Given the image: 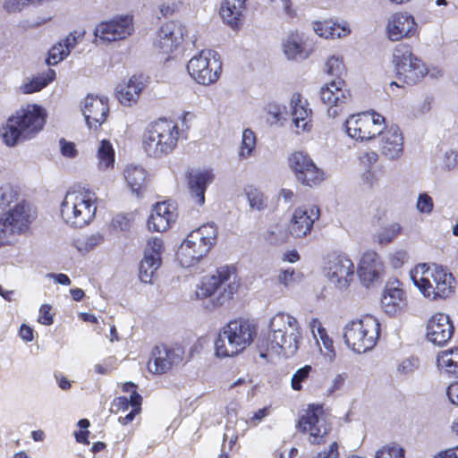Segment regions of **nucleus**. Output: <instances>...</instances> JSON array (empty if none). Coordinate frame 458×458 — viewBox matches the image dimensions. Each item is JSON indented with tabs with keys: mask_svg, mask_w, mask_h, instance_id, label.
<instances>
[{
	"mask_svg": "<svg viewBox=\"0 0 458 458\" xmlns=\"http://www.w3.org/2000/svg\"><path fill=\"white\" fill-rule=\"evenodd\" d=\"M179 137L180 129L176 123L159 119L146 128L142 136V147L148 157L160 158L174 151Z\"/></svg>",
	"mask_w": 458,
	"mask_h": 458,
	"instance_id": "obj_8",
	"label": "nucleus"
},
{
	"mask_svg": "<svg viewBox=\"0 0 458 458\" xmlns=\"http://www.w3.org/2000/svg\"><path fill=\"white\" fill-rule=\"evenodd\" d=\"M307 106V100L303 99L300 94L295 93L292 96L290 108L296 133L309 130L310 121V114L311 111Z\"/></svg>",
	"mask_w": 458,
	"mask_h": 458,
	"instance_id": "obj_29",
	"label": "nucleus"
},
{
	"mask_svg": "<svg viewBox=\"0 0 458 458\" xmlns=\"http://www.w3.org/2000/svg\"><path fill=\"white\" fill-rule=\"evenodd\" d=\"M320 210L315 205L296 208L289 223V233L295 238H303L310 233L314 223L318 220Z\"/></svg>",
	"mask_w": 458,
	"mask_h": 458,
	"instance_id": "obj_20",
	"label": "nucleus"
},
{
	"mask_svg": "<svg viewBox=\"0 0 458 458\" xmlns=\"http://www.w3.org/2000/svg\"><path fill=\"white\" fill-rule=\"evenodd\" d=\"M381 271L382 262L379 256L375 251L364 252L357 270L361 284L367 287L369 286L377 280Z\"/></svg>",
	"mask_w": 458,
	"mask_h": 458,
	"instance_id": "obj_26",
	"label": "nucleus"
},
{
	"mask_svg": "<svg viewBox=\"0 0 458 458\" xmlns=\"http://www.w3.org/2000/svg\"><path fill=\"white\" fill-rule=\"evenodd\" d=\"M327 414L318 404H310L300 415L297 428L304 433H309V440L313 445H319L330 431Z\"/></svg>",
	"mask_w": 458,
	"mask_h": 458,
	"instance_id": "obj_13",
	"label": "nucleus"
},
{
	"mask_svg": "<svg viewBox=\"0 0 458 458\" xmlns=\"http://www.w3.org/2000/svg\"><path fill=\"white\" fill-rule=\"evenodd\" d=\"M379 149L381 155L389 161L399 160L403 154V136L397 125L381 129Z\"/></svg>",
	"mask_w": 458,
	"mask_h": 458,
	"instance_id": "obj_22",
	"label": "nucleus"
},
{
	"mask_svg": "<svg viewBox=\"0 0 458 458\" xmlns=\"http://www.w3.org/2000/svg\"><path fill=\"white\" fill-rule=\"evenodd\" d=\"M133 30L132 17L122 15L99 23L96 27L94 34L103 41L113 42L126 38Z\"/></svg>",
	"mask_w": 458,
	"mask_h": 458,
	"instance_id": "obj_17",
	"label": "nucleus"
},
{
	"mask_svg": "<svg viewBox=\"0 0 458 458\" xmlns=\"http://www.w3.org/2000/svg\"><path fill=\"white\" fill-rule=\"evenodd\" d=\"M326 72L327 74L335 76V79L341 77L345 71V66L342 57L337 55L330 56L326 63Z\"/></svg>",
	"mask_w": 458,
	"mask_h": 458,
	"instance_id": "obj_46",
	"label": "nucleus"
},
{
	"mask_svg": "<svg viewBox=\"0 0 458 458\" xmlns=\"http://www.w3.org/2000/svg\"><path fill=\"white\" fill-rule=\"evenodd\" d=\"M108 106L106 98L89 95L82 106V114L89 128L99 127L106 120Z\"/></svg>",
	"mask_w": 458,
	"mask_h": 458,
	"instance_id": "obj_25",
	"label": "nucleus"
},
{
	"mask_svg": "<svg viewBox=\"0 0 458 458\" xmlns=\"http://www.w3.org/2000/svg\"><path fill=\"white\" fill-rule=\"evenodd\" d=\"M380 332L378 320L370 315L349 321L344 327L345 344L357 353H364L376 345Z\"/></svg>",
	"mask_w": 458,
	"mask_h": 458,
	"instance_id": "obj_9",
	"label": "nucleus"
},
{
	"mask_svg": "<svg viewBox=\"0 0 458 458\" xmlns=\"http://www.w3.org/2000/svg\"><path fill=\"white\" fill-rule=\"evenodd\" d=\"M123 178L131 193L139 196L147 188L148 175L147 170L140 165L129 164L123 169Z\"/></svg>",
	"mask_w": 458,
	"mask_h": 458,
	"instance_id": "obj_30",
	"label": "nucleus"
},
{
	"mask_svg": "<svg viewBox=\"0 0 458 458\" xmlns=\"http://www.w3.org/2000/svg\"><path fill=\"white\" fill-rule=\"evenodd\" d=\"M453 334L454 326L446 314L438 312L428 320L426 337L430 343L442 346L449 342Z\"/></svg>",
	"mask_w": 458,
	"mask_h": 458,
	"instance_id": "obj_24",
	"label": "nucleus"
},
{
	"mask_svg": "<svg viewBox=\"0 0 458 458\" xmlns=\"http://www.w3.org/2000/svg\"><path fill=\"white\" fill-rule=\"evenodd\" d=\"M269 414H270V408L264 407L262 409L258 410L257 411H254L251 415H250L248 417V419L246 420V423L250 427H256Z\"/></svg>",
	"mask_w": 458,
	"mask_h": 458,
	"instance_id": "obj_53",
	"label": "nucleus"
},
{
	"mask_svg": "<svg viewBox=\"0 0 458 458\" xmlns=\"http://www.w3.org/2000/svg\"><path fill=\"white\" fill-rule=\"evenodd\" d=\"M256 335L255 326L247 319H234L220 330L215 342L216 355L233 357L244 351Z\"/></svg>",
	"mask_w": 458,
	"mask_h": 458,
	"instance_id": "obj_7",
	"label": "nucleus"
},
{
	"mask_svg": "<svg viewBox=\"0 0 458 458\" xmlns=\"http://www.w3.org/2000/svg\"><path fill=\"white\" fill-rule=\"evenodd\" d=\"M289 230L287 231L282 225H275L270 226L265 233L264 238L271 244L278 245L287 241L289 237Z\"/></svg>",
	"mask_w": 458,
	"mask_h": 458,
	"instance_id": "obj_41",
	"label": "nucleus"
},
{
	"mask_svg": "<svg viewBox=\"0 0 458 458\" xmlns=\"http://www.w3.org/2000/svg\"><path fill=\"white\" fill-rule=\"evenodd\" d=\"M46 111L37 104H28L16 111L3 127L2 137L8 146L35 137L44 127Z\"/></svg>",
	"mask_w": 458,
	"mask_h": 458,
	"instance_id": "obj_1",
	"label": "nucleus"
},
{
	"mask_svg": "<svg viewBox=\"0 0 458 458\" xmlns=\"http://www.w3.org/2000/svg\"><path fill=\"white\" fill-rule=\"evenodd\" d=\"M354 273V264L345 254L332 256L327 263V277L337 289H347L353 280Z\"/></svg>",
	"mask_w": 458,
	"mask_h": 458,
	"instance_id": "obj_15",
	"label": "nucleus"
},
{
	"mask_svg": "<svg viewBox=\"0 0 458 458\" xmlns=\"http://www.w3.org/2000/svg\"><path fill=\"white\" fill-rule=\"evenodd\" d=\"M401 232V226L398 224L390 225L383 228L377 234V242L380 244L391 242Z\"/></svg>",
	"mask_w": 458,
	"mask_h": 458,
	"instance_id": "obj_48",
	"label": "nucleus"
},
{
	"mask_svg": "<svg viewBox=\"0 0 458 458\" xmlns=\"http://www.w3.org/2000/svg\"><path fill=\"white\" fill-rule=\"evenodd\" d=\"M30 4V0H5L4 9L8 13H16L21 11Z\"/></svg>",
	"mask_w": 458,
	"mask_h": 458,
	"instance_id": "obj_58",
	"label": "nucleus"
},
{
	"mask_svg": "<svg viewBox=\"0 0 458 458\" xmlns=\"http://www.w3.org/2000/svg\"><path fill=\"white\" fill-rule=\"evenodd\" d=\"M145 85L140 77L132 76L127 81L120 83L116 88V95L120 103L131 106L137 103Z\"/></svg>",
	"mask_w": 458,
	"mask_h": 458,
	"instance_id": "obj_31",
	"label": "nucleus"
},
{
	"mask_svg": "<svg viewBox=\"0 0 458 458\" xmlns=\"http://www.w3.org/2000/svg\"><path fill=\"white\" fill-rule=\"evenodd\" d=\"M418 32V24L414 17L405 12L391 14L387 19L386 33L391 41L410 38Z\"/></svg>",
	"mask_w": 458,
	"mask_h": 458,
	"instance_id": "obj_19",
	"label": "nucleus"
},
{
	"mask_svg": "<svg viewBox=\"0 0 458 458\" xmlns=\"http://www.w3.org/2000/svg\"><path fill=\"white\" fill-rule=\"evenodd\" d=\"M216 236L217 228L213 223L191 231L176 252L180 265L186 268L198 265L216 244Z\"/></svg>",
	"mask_w": 458,
	"mask_h": 458,
	"instance_id": "obj_5",
	"label": "nucleus"
},
{
	"mask_svg": "<svg viewBox=\"0 0 458 458\" xmlns=\"http://www.w3.org/2000/svg\"><path fill=\"white\" fill-rule=\"evenodd\" d=\"M51 306L47 304H43L39 309V317L38 321L46 326H49L53 324V316L50 313Z\"/></svg>",
	"mask_w": 458,
	"mask_h": 458,
	"instance_id": "obj_60",
	"label": "nucleus"
},
{
	"mask_svg": "<svg viewBox=\"0 0 458 458\" xmlns=\"http://www.w3.org/2000/svg\"><path fill=\"white\" fill-rule=\"evenodd\" d=\"M283 51L289 60H304L309 56L303 39L299 34H290L283 41Z\"/></svg>",
	"mask_w": 458,
	"mask_h": 458,
	"instance_id": "obj_34",
	"label": "nucleus"
},
{
	"mask_svg": "<svg viewBox=\"0 0 458 458\" xmlns=\"http://www.w3.org/2000/svg\"><path fill=\"white\" fill-rule=\"evenodd\" d=\"M68 55L69 54L67 53V49H64L63 43L60 41L53 46L49 50L47 64L48 65H55Z\"/></svg>",
	"mask_w": 458,
	"mask_h": 458,
	"instance_id": "obj_47",
	"label": "nucleus"
},
{
	"mask_svg": "<svg viewBox=\"0 0 458 458\" xmlns=\"http://www.w3.org/2000/svg\"><path fill=\"white\" fill-rule=\"evenodd\" d=\"M185 33L184 26L174 21L164 23L157 31L154 47L163 54L174 52L182 42Z\"/></svg>",
	"mask_w": 458,
	"mask_h": 458,
	"instance_id": "obj_18",
	"label": "nucleus"
},
{
	"mask_svg": "<svg viewBox=\"0 0 458 458\" xmlns=\"http://www.w3.org/2000/svg\"><path fill=\"white\" fill-rule=\"evenodd\" d=\"M420 366V361L417 358L411 357L404 359L398 365L397 370L403 375L412 374Z\"/></svg>",
	"mask_w": 458,
	"mask_h": 458,
	"instance_id": "obj_52",
	"label": "nucleus"
},
{
	"mask_svg": "<svg viewBox=\"0 0 458 458\" xmlns=\"http://www.w3.org/2000/svg\"><path fill=\"white\" fill-rule=\"evenodd\" d=\"M175 219L176 213L173 205L166 201L158 202L152 209L148 220V227L152 231L165 232L172 223L175 222Z\"/></svg>",
	"mask_w": 458,
	"mask_h": 458,
	"instance_id": "obj_27",
	"label": "nucleus"
},
{
	"mask_svg": "<svg viewBox=\"0 0 458 458\" xmlns=\"http://www.w3.org/2000/svg\"><path fill=\"white\" fill-rule=\"evenodd\" d=\"M411 276L420 293L430 300L446 298L454 291V277L441 266L419 264Z\"/></svg>",
	"mask_w": 458,
	"mask_h": 458,
	"instance_id": "obj_3",
	"label": "nucleus"
},
{
	"mask_svg": "<svg viewBox=\"0 0 458 458\" xmlns=\"http://www.w3.org/2000/svg\"><path fill=\"white\" fill-rule=\"evenodd\" d=\"M377 153L373 150L361 151L359 154L360 163L366 169H369L377 161Z\"/></svg>",
	"mask_w": 458,
	"mask_h": 458,
	"instance_id": "obj_54",
	"label": "nucleus"
},
{
	"mask_svg": "<svg viewBox=\"0 0 458 458\" xmlns=\"http://www.w3.org/2000/svg\"><path fill=\"white\" fill-rule=\"evenodd\" d=\"M294 276L295 272L293 269L282 270L278 275V282L284 286H289L294 282Z\"/></svg>",
	"mask_w": 458,
	"mask_h": 458,
	"instance_id": "obj_63",
	"label": "nucleus"
},
{
	"mask_svg": "<svg viewBox=\"0 0 458 458\" xmlns=\"http://www.w3.org/2000/svg\"><path fill=\"white\" fill-rule=\"evenodd\" d=\"M96 210L95 193L86 189L67 191L60 205L63 220L77 228L89 225L95 217Z\"/></svg>",
	"mask_w": 458,
	"mask_h": 458,
	"instance_id": "obj_6",
	"label": "nucleus"
},
{
	"mask_svg": "<svg viewBox=\"0 0 458 458\" xmlns=\"http://www.w3.org/2000/svg\"><path fill=\"white\" fill-rule=\"evenodd\" d=\"M55 78V72L52 69H48L45 73H42L28 82L23 83L21 86V89L24 94H30L37 92L47 87Z\"/></svg>",
	"mask_w": 458,
	"mask_h": 458,
	"instance_id": "obj_37",
	"label": "nucleus"
},
{
	"mask_svg": "<svg viewBox=\"0 0 458 458\" xmlns=\"http://www.w3.org/2000/svg\"><path fill=\"white\" fill-rule=\"evenodd\" d=\"M297 180L308 186L317 185L324 180V172L314 164L307 168L303 174L299 175Z\"/></svg>",
	"mask_w": 458,
	"mask_h": 458,
	"instance_id": "obj_43",
	"label": "nucleus"
},
{
	"mask_svg": "<svg viewBox=\"0 0 458 458\" xmlns=\"http://www.w3.org/2000/svg\"><path fill=\"white\" fill-rule=\"evenodd\" d=\"M36 218L30 203L20 199L0 214V247L12 242L13 238L25 233Z\"/></svg>",
	"mask_w": 458,
	"mask_h": 458,
	"instance_id": "obj_10",
	"label": "nucleus"
},
{
	"mask_svg": "<svg viewBox=\"0 0 458 458\" xmlns=\"http://www.w3.org/2000/svg\"><path fill=\"white\" fill-rule=\"evenodd\" d=\"M313 30L319 37L332 39L344 38L351 32L346 22L338 23L332 20L315 21Z\"/></svg>",
	"mask_w": 458,
	"mask_h": 458,
	"instance_id": "obj_33",
	"label": "nucleus"
},
{
	"mask_svg": "<svg viewBox=\"0 0 458 458\" xmlns=\"http://www.w3.org/2000/svg\"><path fill=\"white\" fill-rule=\"evenodd\" d=\"M375 458H405V451L398 444L391 443L379 448Z\"/></svg>",
	"mask_w": 458,
	"mask_h": 458,
	"instance_id": "obj_45",
	"label": "nucleus"
},
{
	"mask_svg": "<svg viewBox=\"0 0 458 458\" xmlns=\"http://www.w3.org/2000/svg\"><path fill=\"white\" fill-rule=\"evenodd\" d=\"M417 208L421 213H430L433 208L431 197L426 193L420 194L417 201Z\"/></svg>",
	"mask_w": 458,
	"mask_h": 458,
	"instance_id": "obj_55",
	"label": "nucleus"
},
{
	"mask_svg": "<svg viewBox=\"0 0 458 458\" xmlns=\"http://www.w3.org/2000/svg\"><path fill=\"white\" fill-rule=\"evenodd\" d=\"M244 3L245 0H225L220 9L223 20L232 27L237 26L244 9Z\"/></svg>",
	"mask_w": 458,
	"mask_h": 458,
	"instance_id": "obj_35",
	"label": "nucleus"
},
{
	"mask_svg": "<svg viewBox=\"0 0 458 458\" xmlns=\"http://www.w3.org/2000/svg\"><path fill=\"white\" fill-rule=\"evenodd\" d=\"M346 378H347L346 373H339V374L335 375L331 381V385L327 390L328 393L333 394V393L340 390L344 386Z\"/></svg>",
	"mask_w": 458,
	"mask_h": 458,
	"instance_id": "obj_61",
	"label": "nucleus"
},
{
	"mask_svg": "<svg viewBox=\"0 0 458 458\" xmlns=\"http://www.w3.org/2000/svg\"><path fill=\"white\" fill-rule=\"evenodd\" d=\"M61 153L63 156L72 158L77 155L75 146L72 142H67L64 140H60Z\"/></svg>",
	"mask_w": 458,
	"mask_h": 458,
	"instance_id": "obj_64",
	"label": "nucleus"
},
{
	"mask_svg": "<svg viewBox=\"0 0 458 458\" xmlns=\"http://www.w3.org/2000/svg\"><path fill=\"white\" fill-rule=\"evenodd\" d=\"M385 117L371 112L352 114L345 122L347 134L357 140H369L381 132Z\"/></svg>",
	"mask_w": 458,
	"mask_h": 458,
	"instance_id": "obj_14",
	"label": "nucleus"
},
{
	"mask_svg": "<svg viewBox=\"0 0 458 458\" xmlns=\"http://www.w3.org/2000/svg\"><path fill=\"white\" fill-rule=\"evenodd\" d=\"M239 280L233 267L225 266L217 268L213 275L202 278L197 284V299H206L214 295V306L220 307L228 303L237 292Z\"/></svg>",
	"mask_w": 458,
	"mask_h": 458,
	"instance_id": "obj_4",
	"label": "nucleus"
},
{
	"mask_svg": "<svg viewBox=\"0 0 458 458\" xmlns=\"http://www.w3.org/2000/svg\"><path fill=\"white\" fill-rule=\"evenodd\" d=\"M311 371V366L306 365L299 369L292 377L291 386L293 390L300 391L301 389V383L306 381Z\"/></svg>",
	"mask_w": 458,
	"mask_h": 458,
	"instance_id": "obj_50",
	"label": "nucleus"
},
{
	"mask_svg": "<svg viewBox=\"0 0 458 458\" xmlns=\"http://www.w3.org/2000/svg\"><path fill=\"white\" fill-rule=\"evenodd\" d=\"M183 357L184 350L179 345H159L153 350L148 367L152 373L164 374L182 363Z\"/></svg>",
	"mask_w": 458,
	"mask_h": 458,
	"instance_id": "obj_16",
	"label": "nucleus"
},
{
	"mask_svg": "<svg viewBox=\"0 0 458 458\" xmlns=\"http://www.w3.org/2000/svg\"><path fill=\"white\" fill-rule=\"evenodd\" d=\"M406 305L405 293L398 286L386 284L381 298V306L385 313L394 316L401 312Z\"/></svg>",
	"mask_w": 458,
	"mask_h": 458,
	"instance_id": "obj_28",
	"label": "nucleus"
},
{
	"mask_svg": "<svg viewBox=\"0 0 458 458\" xmlns=\"http://www.w3.org/2000/svg\"><path fill=\"white\" fill-rule=\"evenodd\" d=\"M392 64L398 79L409 85L416 84L428 73L426 65L408 44L394 47Z\"/></svg>",
	"mask_w": 458,
	"mask_h": 458,
	"instance_id": "obj_11",
	"label": "nucleus"
},
{
	"mask_svg": "<svg viewBox=\"0 0 458 458\" xmlns=\"http://www.w3.org/2000/svg\"><path fill=\"white\" fill-rule=\"evenodd\" d=\"M289 164L298 179L299 175L303 174L307 168L314 165V162L307 154L299 151L292 154L289 158Z\"/></svg>",
	"mask_w": 458,
	"mask_h": 458,
	"instance_id": "obj_40",
	"label": "nucleus"
},
{
	"mask_svg": "<svg viewBox=\"0 0 458 458\" xmlns=\"http://www.w3.org/2000/svg\"><path fill=\"white\" fill-rule=\"evenodd\" d=\"M222 63L219 55L211 49H204L191 58L187 71L199 84L209 85L216 82L221 73Z\"/></svg>",
	"mask_w": 458,
	"mask_h": 458,
	"instance_id": "obj_12",
	"label": "nucleus"
},
{
	"mask_svg": "<svg viewBox=\"0 0 458 458\" xmlns=\"http://www.w3.org/2000/svg\"><path fill=\"white\" fill-rule=\"evenodd\" d=\"M162 250L163 241L160 238L154 237L148 241L139 267V278L142 283H151L155 272L161 265Z\"/></svg>",
	"mask_w": 458,
	"mask_h": 458,
	"instance_id": "obj_21",
	"label": "nucleus"
},
{
	"mask_svg": "<svg viewBox=\"0 0 458 458\" xmlns=\"http://www.w3.org/2000/svg\"><path fill=\"white\" fill-rule=\"evenodd\" d=\"M213 181V174L209 171H197L190 174L189 191L191 199L198 205L205 202V191L207 186Z\"/></svg>",
	"mask_w": 458,
	"mask_h": 458,
	"instance_id": "obj_32",
	"label": "nucleus"
},
{
	"mask_svg": "<svg viewBox=\"0 0 458 458\" xmlns=\"http://www.w3.org/2000/svg\"><path fill=\"white\" fill-rule=\"evenodd\" d=\"M256 146V136L250 129H245L242 132V144L239 151L241 158L249 157Z\"/></svg>",
	"mask_w": 458,
	"mask_h": 458,
	"instance_id": "obj_44",
	"label": "nucleus"
},
{
	"mask_svg": "<svg viewBox=\"0 0 458 458\" xmlns=\"http://www.w3.org/2000/svg\"><path fill=\"white\" fill-rule=\"evenodd\" d=\"M19 193L12 185L5 184L0 187V208L8 209L19 199Z\"/></svg>",
	"mask_w": 458,
	"mask_h": 458,
	"instance_id": "obj_42",
	"label": "nucleus"
},
{
	"mask_svg": "<svg viewBox=\"0 0 458 458\" xmlns=\"http://www.w3.org/2000/svg\"><path fill=\"white\" fill-rule=\"evenodd\" d=\"M98 167L99 170L106 171L113 168L114 165V150L111 142L107 140L100 141L98 148Z\"/></svg>",
	"mask_w": 458,
	"mask_h": 458,
	"instance_id": "obj_38",
	"label": "nucleus"
},
{
	"mask_svg": "<svg viewBox=\"0 0 458 458\" xmlns=\"http://www.w3.org/2000/svg\"><path fill=\"white\" fill-rule=\"evenodd\" d=\"M81 38L82 35L77 34L76 32H71L61 42L63 43L64 49H67V53L70 55L71 51L77 46L78 42L81 40Z\"/></svg>",
	"mask_w": 458,
	"mask_h": 458,
	"instance_id": "obj_57",
	"label": "nucleus"
},
{
	"mask_svg": "<svg viewBox=\"0 0 458 458\" xmlns=\"http://www.w3.org/2000/svg\"><path fill=\"white\" fill-rule=\"evenodd\" d=\"M129 406V399L127 397L120 396L114 399L111 403L110 411L111 412L114 413H117L121 411H125L128 410Z\"/></svg>",
	"mask_w": 458,
	"mask_h": 458,
	"instance_id": "obj_59",
	"label": "nucleus"
},
{
	"mask_svg": "<svg viewBox=\"0 0 458 458\" xmlns=\"http://www.w3.org/2000/svg\"><path fill=\"white\" fill-rule=\"evenodd\" d=\"M103 242V237L99 233H94L87 236L83 242V248L85 250H90Z\"/></svg>",
	"mask_w": 458,
	"mask_h": 458,
	"instance_id": "obj_62",
	"label": "nucleus"
},
{
	"mask_svg": "<svg viewBox=\"0 0 458 458\" xmlns=\"http://www.w3.org/2000/svg\"><path fill=\"white\" fill-rule=\"evenodd\" d=\"M247 199L251 208L263 210L267 207V198L257 189L250 190L247 192Z\"/></svg>",
	"mask_w": 458,
	"mask_h": 458,
	"instance_id": "obj_49",
	"label": "nucleus"
},
{
	"mask_svg": "<svg viewBox=\"0 0 458 458\" xmlns=\"http://www.w3.org/2000/svg\"><path fill=\"white\" fill-rule=\"evenodd\" d=\"M350 98V92L345 88L344 81L341 79H335L325 84L320 89V98L328 106V115L335 117L339 114V107Z\"/></svg>",
	"mask_w": 458,
	"mask_h": 458,
	"instance_id": "obj_23",
	"label": "nucleus"
},
{
	"mask_svg": "<svg viewBox=\"0 0 458 458\" xmlns=\"http://www.w3.org/2000/svg\"><path fill=\"white\" fill-rule=\"evenodd\" d=\"M437 365L446 375L458 377V347L441 352L437 355Z\"/></svg>",
	"mask_w": 458,
	"mask_h": 458,
	"instance_id": "obj_36",
	"label": "nucleus"
},
{
	"mask_svg": "<svg viewBox=\"0 0 458 458\" xmlns=\"http://www.w3.org/2000/svg\"><path fill=\"white\" fill-rule=\"evenodd\" d=\"M132 215L118 214L112 220V226L118 231L126 232L130 229Z\"/></svg>",
	"mask_w": 458,
	"mask_h": 458,
	"instance_id": "obj_51",
	"label": "nucleus"
},
{
	"mask_svg": "<svg viewBox=\"0 0 458 458\" xmlns=\"http://www.w3.org/2000/svg\"><path fill=\"white\" fill-rule=\"evenodd\" d=\"M268 328V348L284 357L297 352L301 341V330L294 317L278 312L270 318Z\"/></svg>",
	"mask_w": 458,
	"mask_h": 458,
	"instance_id": "obj_2",
	"label": "nucleus"
},
{
	"mask_svg": "<svg viewBox=\"0 0 458 458\" xmlns=\"http://www.w3.org/2000/svg\"><path fill=\"white\" fill-rule=\"evenodd\" d=\"M317 344L319 346V352L325 360L331 364L335 360L336 352L334 346V342L327 335V330H320V335L316 338Z\"/></svg>",
	"mask_w": 458,
	"mask_h": 458,
	"instance_id": "obj_39",
	"label": "nucleus"
},
{
	"mask_svg": "<svg viewBox=\"0 0 458 458\" xmlns=\"http://www.w3.org/2000/svg\"><path fill=\"white\" fill-rule=\"evenodd\" d=\"M339 445L335 441L328 449L316 453L312 458H339Z\"/></svg>",
	"mask_w": 458,
	"mask_h": 458,
	"instance_id": "obj_56",
	"label": "nucleus"
}]
</instances>
